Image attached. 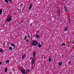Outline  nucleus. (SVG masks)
I'll return each mask as SVG.
<instances>
[{"instance_id":"1","label":"nucleus","mask_w":74,"mask_h":74,"mask_svg":"<svg viewBox=\"0 0 74 74\" xmlns=\"http://www.w3.org/2000/svg\"><path fill=\"white\" fill-rule=\"evenodd\" d=\"M32 44L33 45H37L38 44V42L37 41H34L32 42Z\"/></svg>"},{"instance_id":"2","label":"nucleus","mask_w":74,"mask_h":74,"mask_svg":"<svg viewBox=\"0 0 74 74\" xmlns=\"http://www.w3.org/2000/svg\"><path fill=\"white\" fill-rule=\"evenodd\" d=\"M7 21L8 22H10L11 21H12V18L11 17H8L7 18Z\"/></svg>"},{"instance_id":"3","label":"nucleus","mask_w":74,"mask_h":74,"mask_svg":"<svg viewBox=\"0 0 74 74\" xmlns=\"http://www.w3.org/2000/svg\"><path fill=\"white\" fill-rule=\"evenodd\" d=\"M30 59L32 60V65H33V64H34V59L32 57H31Z\"/></svg>"},{"instance_id":"4","label":"nucleus","mask_w":74,"mask_h":74,"mask_svg":"<svg viewBox=\"0 0 74 74\" xmlns=\"http://www.w3.org/2000/svg\"><path fill=\"white\" fill-rule=\"evenodd\" d=\"M20 71L22 73V74H25V73H26V72H25V71L24 70H20Z\"/></svg>"},{"instance_id":"5","label":"nucleus","mask_w":74,"mask_h":74,"mask_svg":"<svg viewBox=\"0 0 74 74\" xmlns=\"http://www.w3.org/2000/svg\"><path fill=\"white\" fill-rule=\"evenodd\" d=\"M33 5V4L31 3L29 7V10H30L32 8V5Z\"/></svg>"},{"instance_id":"6","label":"nucleus","mask_w":74,"mask_h":74,"mask_svg":"<svg viewBox=\"0 0 74 74\" xmlns=\"http://www.w3.org/2000/svg\"><path fill=\"white\" fill-rule=\"evenodd\" d=\"M5 1L6 3H8V1H12V0H5Z\"/></svg>"},{"instance_id":"7","label":"nucleus","mask_w":74,"mask_h":74,"mask_svg":"<svg viewBox=\"0 0 74 74\" xmlns=\"http://www.w3.org/2000/svg\"><path fill=\"white\" fill-rule=\"evenodd\" d=\"M58 65H59V66H62V62H60L59 63Z\"/></svg>"},{"instance_id":"8","label":"nucleus","mask_w":74,"mask_h":74,"mask_svg":"<svg viewBox=\"0 0 74 74\" xmlns=\"http://www.w3.org/2000/svg\"><path fill=\"white\" fill-rule=\"evenodd\" d=\"M7 70H8L7 67H6L5 69V72H7Z\"/></svg>"},{"instance_id":"9","label":"nucleus","mask_w":74,"mask_h":74,"mask_svg":"<svg viewBox=\"0 0 74 74\" xmlns=\"http://www.w3.org/2000/svg\"><path fill=\"white\" fill-rule=\"evenodd\" d=\"M33 56H36V52L34 51L33 52Z\"/></svg>"},{"instance_id":"10","label":"nucleus","mask_w":74,"mask_h":74,"mask_svg":"<svg viewBox=\"0 0 74 74\" xmlns=\"http://www.w3.org/2000/svg\"><path fill=\"white\" fill-rule=\"evenodd\" d=\"M38 48H41V44H38Z\"/></svg>"},{"instance_id":"11","label":"nucleus","mask_w":74,"mask_h":74,"mask_svg":"<svg viewBox=\"0 0 74 74\" xmlns=\"http://www.w3.org/2000/svg\"><path fill=\"white\" fill-rule=\"evenodd\" d=\"M9 49H10V51H12V47H9Z\"/></svg>"},{"instance_id":"12","label":"nucleus","mask_w":74,"mask_h":74,"mask_svg":"<svg viewBox=\"0 0 74 74\" xmlns=\"http://www.w3.org/2000/svg\"><path fill=\"white\" fill-rule=\"evenodd\" d=\"M26 56V55H24L22 57V58L23 59Z\"/></svg>"},{"instance_id":"13","label":"nucleus","mask_w":74,"mask_h":74,"mask_svg":"<svg viewBox=\"0 0 74 74\" xmlns=\"http://www.w3.org/2000/svg\"><path fill=\"white\" fill-rule=\"evenodd\" d=\"M49 61L50 62H51V58L49 57Z\"/></svg>"},{"instance_id":"14","label":"nucleus","mask_w":74,"mask_h":74,"mask_svg":"<svg viewBox=\"0 0 74 74\" xmlns=\"http://www.w3.org/2000/svg\"><path fill=\"white\" fill-rule=\"evenodd\" d=\"M64 7L65 8V10L66 12H67V8H66V6H64Z\"/></svg>"},{"instance_id":"15","label":"nucleus","mask_w":74,"mask_h":74,"mask_svg":"<svg viewBox=\"0 0 74 74\" xmlns=\"http://www.w3.org/2000/svg\"><path fill=\"white\" fill-rule=\"evenodd\" d=\"M11 45L12 47H15V45H14V44H12V43H11Z\"/></svg>"},{"instance_id":"16","label":"nucleus","mask_w":74,"mask_h":74,"mask_svg":"<svg viewBox=\"0 0 74 74\" xmlns=\"http://www.w3.org/2000/svg\"><path fill=\"white\" fill-rule=\"evenodd\" d=\"M6 63H9V60H7L6 61Z\"/></svg>"},{"instance_id":"17","label":"nucleus","mask_w":74,"mask_h":74,"mask_svg":"<svg viewBox=\"0 0 74 74\" xmlns=\"http://www.w3.org/2000/svg\"><path fill=\"white\" fill-rule=\"evenodd\" d=\"M26 71H27V72H28V73H29V72H30V70H29V69H27L26 70Z\"/></svg>"},{"instance_id":"18","label":"nucleus","mask_w":74,"mask_h":74,"mask_svg":"<svg viewBox=\"0 0 74 74\" xmlns=\"http://www.w3.org/2000/svg\"><path fill=\"white\" fill-rule=\"evenodd\" d=\"M62 45L63 46H65V43H63L62 44Z\"/></svg>"},{"instance_id":"19","label":"nucleus","mask_w":74,"mask_h":74,"mask_svg":"<svg viewBox=\"0 0 74 74\" xmlns=\"http://www.w3.org/2000/svg\"><path fill=\"white\" fill-rule=\"evenodd\" d=\"M2 13V10H0V14H1Z\"/></svg>"},{"instance_id":"20","label":"nucleus","mask_w":74,"mask_h":74,"mask_svg":"<svg viewBox=\"0 0 74 74\" xmlns=\"http://www.w3.org/2000/svg\"><path fill=\"white\" fill-rule=\"evenodd\" d=\"M36 38H39V35H36Z\"/></svg>"},{"instance_id":"21","label":"nucleus","mask_w":74,"mask_h":74,"mask_svg":"<svg viewBox=\"0 0 74 74\" xmlns=\"http://www.w3.org/2000/svg\"><path fill=\"white\" fill-rule=\"evenodd\" d=\"M26 38H27L26 36H25L24 40H26Z\"/></svg>"},{"instance_id":"22","label":"nucleus","mask_w":74,"mask_h":74,"mask_svg":"<svg viewBox=\"0 0 74 74\" xmlns=\"http://www.w3.org/2000/svg\"><path fill=\"white\" fill-rule=\"evenodd\" d=\"M12 69V71H15V70L14 69V68H13Z\"/></svg>"},{"instance_id":"23","label":"nucleus","mask_w":74,"mask_h":74,"mask_svg":"<svg viewBox=\"0 0 74 74\" xmlns=\"http://www.w3.org/2000/svg\"><path fill=\"white\" fill-rule=\"evenodd\" d=\"M65 31H67V29L66 28H65Z\"/></svg>"},{"instance_id":"24","label":"nucleus","mask_w":74,"mask_h":74,"mask_svg":"<svg viewBox=\"0 0 74 74\" xmlns=\"http://www.w3.org/2000/svg\"><path fill=\"white\" fill-rule=\"evenodd\" d=\"M28 37L29 38H30V35H28Z\"/></svg>"},{"instance_id":"25","label":"nucleus","mask_w":74,"mask_h":74,"mask_svg":"<svg viewBox=\"0 0 74 74\" xmlns=\"http://www.w3.org/2000/svg\"><path fill=\"white\" fill-rule=\"evenodd\" d=\"M0 64H2V63L1 62H0Z\"/></svg>"},{"instance_id":"26","label":"nucleus","mask_w":74,"mask_h":74,"mask_svg":"<svg viewBox=\"0 0 74 74\" xmlns=\"http://www.w3.org/2000/svg\"><path fill=\"white\" fill-rule=\"evenodd\" d=\"M26 42H29V40H26Z\"/></svg>"},{"instance_id":"27","label":"nucleus","mask_w":74,"mask_h":74,"mask_svg":"<svg viewBox=\"0 0 74 74\" xmlns=\"http://www.w3.org/2000/svg\"><path fill=\"white\" fill-rule=\"evenodd\" d=\"M58 12H60V9H59Z\"/></svg>"},{"instance_id":"28","label":"nucleus","mask_w":74,"mask_h":74,"mask_svg":"<svg viewBox=\"0 0 74 74\" xmlns=\"http://www.w3.org/2000/svg\"><path fill=\"white\" fill-rule=\"evenodd\" d=\"M70 61H69V62H68V63H69V64H70Z\"/></svg>"},{"instance_id":"29","label":"nucleus","mask_w":74,"mask_h":74,"mask_svg":"<svg viewBox=\"0 0 74 74\" xmlns=\"http://www.w3.org/2000/svg\"><path fill=\"white\" fill-rule=\"evenodd\" d=\"M60 12H58V14H60Z\"/></svg>"},{"instance_id":"30","label":"nucleus","mask_w":74,"mask_h":74,"mask_svg":"<svg viewBox=\"0 0 74 74\" xmlns=\"http://www.w3.org/2000/svg\"><path fill=\"white\" fill-rule=\"evenodd\" d=\"M66 28L67 29H68V28H69V26H66Z\"/></svg>"},{"instance_id":"31","label":"nucleus","mask_w":74,"mask_h":74,"mask_svg":"<svg viewBox=\"0 0 74 74\" xmlns=\"http://www.w3.org/2000/svg\"><path fill=\"white\" fill-rule=\"evenodd\" d=\"M39 32V31H37V32L38 33V32Z\"/></svg>"},{"instance_id":"32","label":"nucleus","mask_w":74,"mask_h":74,"mask_svg":"<svg viewBox=\"0 0 74 74\" xmlns=\"http://www.w3.org/2000/svg\"><path fill=\"white\" fill-rule=\"evenodd\" d=\"M18 11H19V9H18Z\"/></svg>"},{"instance_id":"33","label":"nucleus","mask_w":74,"mask_h":74,"mask_svg":"<svg viewBox=\"0 0 74 74\" xmlns=\"http://www.w3.org/2000/svg\"><path fill=\"white\" fill-rule=\"evenodd\" d=\"M73 44H74V41L73 42Z\"/></svg>"},{"instance_id":"34","label":"nucleus","mask_w":74,"mask_h":74,"mask_svg":"<svg viewBox=\"0 0 74 74\" xmlns=\"http://www.w3.org/2000/svg\"><path fill=\"white\" fill-rule=\"evenodd\" d=\"M68 47H69V45H68Z\"/></svg>"},{"instance_id":"35","label":"nucleus","mask_w":74,"mask_h":74,"mask_svg":"<svg viewBox=\"0 0 74 74\" xmlns=\"http://www.w3.org/2000/svg\"><path fill=\"white\" fill-rule=\"evenodd\" d=\"M64 56V55H62V56Z\"/></svg>"},{"instance_id":"36","label":"nucleus","mask_w":74,"mask_h":74,"mask_svg":"<svg viewBox=\"0 0 74 74\" xmlns=\"http://www.w3.org/2000/svg\"><path fill=\"white\" fill-rule=\"evenodd\" d=\"M8 44H9V43H8Z\"/></svg>"},{"instance_id":"37","label":"nucleus","mask_w":74,"mask_h":74,"mask_svg":"<svg viewBox=\"0 0 74 74\" xmlns=\"http://www.w3.org/2000/svg\"><path fill=\"white\" fill-rule=\"evenodd\" d=\"M41 45H42V44H41Z\"/></svg>"}]
</instances>
